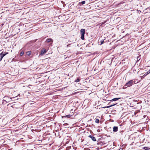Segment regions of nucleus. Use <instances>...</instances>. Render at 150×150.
Segmentation results:
<instances>
[{"mask_svg":"<svg viewBox=\"0 0 150 150\" xmlns=\"http://www.w3.org/2000/svg\"><path fill=\"white\" fill-rule=\"evenodd\" d=\"M135 81L133 80H131L127 83L123 87V88L125 89L127 87L131 86L133 84L135 83Z\"/></svg>","mask_w":150,"mask_h":150,"instance_id":"obj_1","label":"nucleus"},{"mask_svg":"<svg viewBox=\"0 0 150 150\" xmlns=\"http://www.w3.org/2000/svg\"><path fill=\"white\" fill-rule=\"evenodd\" d=\"M85 33V29H81L80 30V33L81 35V38L82 40H84V35Z\"/></svg>","mask_w":150,"mask_h":150,"instance_id":"obj_2","label":"nucleus"},{"mask_svg":"<svg viewBox=\"0 0 150 150\" xmlns=\"http://www.w3.org/2000/svg\"><path fill=\"white\" fill-rule=\"evenodd\" d=\"M4 100H6V103H8L11 101L12 100L11 98H9L8 96H5L3 98Z\"/></svg>","mask_w":150,"mask_h":150,"instance_id":"obj_3","label":"nucleus"},{"mask_svg":"<svg viewBox=\"0 0 150 150\" xmlns=\"http://www.w3.org/2000/svg\"><path fill=\"white\" fill-rule=\"evenodd\" d=\"M8 53V52H5L4 53H3V52H2L0 54V62L1 61L2 59Z\"/></svg>","mask_w":150,"mask_h":150,"instance_id":"obj_4","label":"nucleus"},{"mask_svg":"<svg viewBox=\"0 0 150 150\" xmlns=\"http://www.w3.org/2000/svg\"><path fill=\"white\" fill-rule=\"evenodd\" d=\"M46 52H47V51H46V49L44 48H43L41 51L40 55L42 56Z\"/></svg>","mask_w":150,"mask_h":150,"instance_id":"obj_5","label":"nucleus"},{"mask_svg":"<svg viewBox=\"0 0 150 150\" xmlns=\"http://www.w3.org/2000/svg\"><path fill=\"white\" fill-rule=\"evenodd\" d=\"M121 98H114L110 100V102H109V103H110L112 101H116L120 99Z\"/></svg>","mask_w":150,"mask_h":150,"instance_id":"obj_6","label":"nucleus"},{"mask_svg":"<svg viewBox=\"0 0 150 150\" xmlns=\"http://www.w3.org/2000/svg\"><path fill=\"white\" fill-rule=\"evenodd\" d=\"M118 127L117 126H114L113 128V131L114 132H116L118 131Z\"/></svg>","mask_w":150,"mask_h":150,"instance_id":"obj_7","label":"nucleus"},{"mask_svg":"<svg viewBox=\"0 0 150 150\" xmlns=\"http://www.w3.org/2000/svg\"><path fill=\"white\" fill-rule=\"evenodd\" d=\"M46 42L47 43L52 42H53V40L52 38H48L46 40Z\"/></svg>","mask_w":150,"mask_h":150,"instance_id":"obj_8","label":"nucleus"},{"mask_svg":"<svg viewBox=\"0 0 150 150\" xmlns=\"http://www.w3.org/2000/svg\"><path fill=\"white\" fill-rule=\"evenodd\" d=\"M89 137L91 138L92 139V140L93 141H96V139L95 138V137H93V136H92L90 135L89 136Z\"/></svg>","mask_w":150,"mask_h":150,"instance_id":"obj_9","label":"nucleus"},{"mask_svg":"<svg viewBox=\"0 0 150 150\" xmlns=\"http://www.w3.org/2000/svg\"><path fill=\"white\" fill-rule=\"evenodd\" d=\"M71 115H68L65 116H63L62 117V118H70Z\"/></svg>","mask_w":150,"mask_h":150,"instance_id":"obj_10","label":"nucleus"},{"mask_svg":"<svg viewBox=\"0 0 150 150\" xmlns=\"http://www.w3.org/2000/svg\"><path fill=\"white\" fill-rule=\"evenodd\" d=\"M117 103H115V104H112V105H110L105 107V108H110V107H111L115 105Z\"/></svg>","mask_w":150,"mask_h":150,"instance_id":"obj_11","label":"nucleus"},{"mask_svg":"<svg viewBox=\"0 0 150 150\" xmlns=\"http://www.w3.org/2000/svg\"><path fill=\"white\" fill-rule=\"evenodd\" d=\"M143 149H144L145 150H148L150 149V148H149V147L145 146L143 148Z\"/></svg>","mask_w":150,"mask_h":150,"instance_id":"obj_12","label":"nucleus"},{"mask_svg":"<svg viewBox=\"0 0 150 150\" xmlns=\"http://www.w3.org/2000/svg\"><path fill=\"white\" fill-rule=\"evenodd\" d=\"M86 3V1H81V2L79 3V4L80 5H83L85 4Z\"/></svg>","mask_w":150,"mask_h":150,"instance_id":"obj_13","label":"nucleus"},{"mask_svg":"<svg viewBox=\"0 0 150 150\" xmlns=\"http://www.w3.org/2000/svg\"><path fill=\"white\" fill-rule=\"evenodd\" d=\"M31 51H28L27 52L26 54L28 56H29L31 54Z\"/></svg>","mask_w":150,"mask_h":150,"instance_id":"obj_14","label":"nucleus"},{"mask_svg":"<svg viewBox=\"0 0 150 150\" xmlns=\"http://www.w3.org/2000/svg\"><path fill=\"white\" fill-rule=\"evenodd\" d=\"M80 81V79L79 78H77L75 80V82H79Z\"/></svg>","mask_w":150,"mask_h":150,"instance_id":"obj_15","label":"nucleus"},{"mask_svg":"<svg viewBox=\"0 0 150 150\" xmlns=\"http://www.w3.org/2000/svg\"><path fill=\"white\" fill-rule=\"evenodd\" d=\"M99 122H100V121H99V120L98 119H96L95 122L96 123H99Z\"/></svg>","mask_w":150,"mask_h":150,"instance_id":"obj_16","label":"nucleus"},{"mask_svg":"<svg viewBox=\"0 0 150 150\" xmlns=\"http://www.w3.org/2000/svg\"><path fill=\"white\" fill-rule=\"evenodd\" d=\"M100 45H101L104 42V40H101L100 41Z\"/></svg>","mask_w":150,"mask_h":150,"instance_id":"obj_17","label":"nucleus"},{"mask_svg":"<svg viewBox=\"0 0 150 150\" xmlns=\"http://www.w3.org/2000/svg\"><path fill=\"white\" fill-rule=\"evenodd\" d=\"M24 53L23 51L21 52L20 53V55L21 56H22L23 55Z\"/></svg>","mask_w":150,"mask_h":150,"instance_id":"obj_18","label":"nucleus"},{"mask_svg":"<svg viewBox=\"0 0 150 150\" xmlns=\"http://www.w3.org/2000/svg\"><path fill=\"white\" fill-rule=\"evenodd\" d=\"M6 103V100H4V99L3 100V103L2 104H5Z\"/></svg>","mask_w":150,"mask_h":150,"instance_id":"obj_19","label":"nucleus"},{"mask_svg":"<svg viewBox=\"0 0 150 150\" xmlns=\"http://www.w3.org/2000/svg\"><path fill=\"white\" fill-rule=\"evenodd\" d=\"M86 46L87 47H90V46H91V44H90L89 43V44H88Z\"/></svg>","mask_w":150,"mask_h":150,"instance_id":"obj_20","label":"nucleus"},{"mask_svg":"<svg viewBox=\"0 0 150 150\" xmlns=\"http://www.w3.org/2000/svg\"><path fill=\"white\" fill-rule=\"evenodd\" d=\"M148 9H149V10H150V7H148L145 9V10H148Z\"/></svg>","mask_w":150,"mask_h":150,"instance_id":"obj_21","label":"nucleus"},{"mask_svg":"<svg viewBox=\"0 0 150 150\" xmlns=\"http://www.w3.org/2000/svg\"><path fill=\"white\" fill-rule=\"evenodd\" d=\"M140 57H138L137 58V60H139L140 59Z\"/></svg>","mask_w":150,"mask_h":150,"instance_id":"obj_22","label":"nucleus"},{"mask_svg":"<svg viewBox=\"0 0 150 150\" xmlns=\"http://www.w3.org/2000/svg\"><path fill=\"white\" fill-rule=\"evenodd\" d=\"M150 73V70L148 71L147 72V74H149V73Z\"/></svg>","mask_w":150,"mask_h":150,"instance_id":"obj_23","label":"nucleus"},{"mask_svg":"<svg viewBox=\"0 0 150 150\" xmlns=\"http://www.w3.org/2000/svg\"><path fill=\"white\" fill-rule=\"evenodd\" d=\"M70 45V44H69L67 45V47H69Z\"/></svg>","mask_w":150,"mask_h":150,"instance_id":"obj_24","label":"nucleus"}]
</instances>
